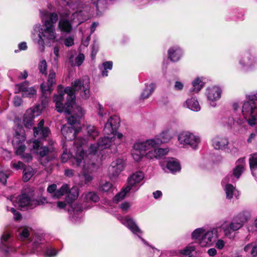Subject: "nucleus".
<instances>
[{"label":"nucleus","instance_id":"nucleus-1","mask_svg":"<svg viewBox=\"0 0 257 257\" xmlns=\"http://www.w3.org/2000/svg\"><path fill=\"white\" fill-rule=\"evenodd\" d=\"M72 87H67L63 92V88L59 86L58 95L54 96L57 111L64 112L70 114L71 109L75 99V92L80 91V96L84 99H88L90 96L89 80L87 77L76 79L72 82Z\"/></svg>","mask_w":257,"mask_h":257},{"label":"nucleus","instance_id":"nucleus-2","mask_svg":"<svg viewBox=\"0 0 257 257\" xmlns=\"http://www.w3.org/2000/svg\"><path fill=\"white\" fill-rule=\"evenodd\" d=\"M40 18L42 25L39 24L34 25L33 31L38 35V39L36 43L38 49L43 52L46 45L50 46L58 41V35L54 24L57 21L58 16L55 13H50L45 10H42L40 11Z\"/></svg>","mask_w":257,"mask_h":257},{"label":"nucleus","instance_id":"nucleus-3","mask_svg":"<svg viewBox=\"0 0 257 257\" xmlns=\"http://www.w3.org/2000/svg\"><path fill=\"white\" fill-rule=\"evenodd\" d=\"M87 142L88 140L86 139L79 138L75 140V144L77 146L82 147ZM102 150L98 143L91 144L87 153H85L81 148L78 147L73 161L77 166L81 167L84 171H93L97 169L100 162Z\"/></svg>","mask_w":257,"mask_h":257},{"label":"nucleus","instance_id":"nucleus-4","mask_svg":"<svg viewBox=\"0 0 257 257\" xmlns=\"http://www.w3.org/2000/svg\"><path fill=\"white\" fill-rule=\"evenodd\" d=\"M64 1L71 10L68 9L59 14L60 18L58 28L61 32L70 33L72 30L73 25L78 26L86 21L89 17L85 13L87 10L86 7L74 3L75 0Z\"/></svg>","mask_w":257,"mask_h":257},{"label":"nucleus","instance_id":"nucleus-5","mask_svg":"<svg viewBox=\"0 0 257 257\" xmlns=\"http://www.w3.org/2000/svg\"><path fill=\"white\" fill-rule=\"evenodd\" d=\"M25 132L21 126L15 127L13 134L12 144L15 150V153L25 162H29L33 159V157L29 150L25 145L26 141Z\"/></svg>","mask_w":257,"mask_h":257},{"label":"nucleus","instance_id":"nucleus-6","mask_svg":"<svg viewBox=\"0 0 257 257\" xmlns=\"http://www.w3.org/2000/svg\"><path fill=\"white\" fill-rule=\"evenodd\" d=\"M73 114L68 118V122L61 128L63 136L68 141H71L75 137L81 127L78 126L80 118L83 115L84 111L80 106L75 107L73 110Z\"/></svg>","mask_w":257,"mask_h":257},{"label":"nucleus","instance_id":"nucleus-7","mask_svg":"<svg viewBox=\"0 0 257 257\" xmlns=\"http://www.w3.org/2000/svg\"><path fill=\"white\" fill-rule=\"evenodd\" d=\"M218 237V231L215 228L207 229L205 227H199L195 229L191 233L192 238L197 240L202 247L212 246Z\"/></svg>","mask_w":257,"mask_h":257},{"label":"nucleus","instance_id":"nucleus-8","mask_svg":"<svg viewBox=\"0 0 257 257\" xmlns=\"http://www.w3.org/2000/svg\"><path fill=\"white\" fill-rule=\"evenodd\" d=\"M144 178V174L142 172L139 171L134 173L128 179L127 186L115 196L113 202L117 203L122 200L130 191L135 192L138 190L140 187L139 183Z\"/></svg>","mask_w":257,"mask_h":257},{"label":"nucleus","instance_id":"nucleus-9","mask_svg":"<svg viewBox=\"0 0 257 257\" xmlns=\"http://www.w3.org/2000/svg\"><path fill=\"white\" fill-rule=\"evenodd\" d=\"M177 140L183 147H190L194 150H197L201 143V138L199 135L189 131L180 132L177 136Z\"/></svg>","mask_w":257,"mask_h":257},{"label":"nucleus","instance_id":"nucleus-10","mask_svg":"<svg viewBox=\"0 0 257 257\" xmlns=\"http://www.w3.org/2000/svg\"><path fill=\"white\" fill-rule=\"evenodd\" d=\"M246 219L241 215L233 218L230 222H223L220 228L223 230L224 235L229 238H232L234 237V232L242 227Z\"/></svg>","mask_w":257,"mask_h":257},{"label":"nucleus","instance_id":"nucleus-11","mask_svg":"<svg viewBox=\"0 0 257 257\" xmlns=\"http://www.w3.org/2000/svg\"><path fill=\"white\" fill-rule=\"evenodd\" d=\"M242 114L243 120L251 126L257 122V107L254 102L245 101L242 106ZM246 125L245 124V127Z\"/></svg>","mask_w":257,"mask_h":257},{"label":"nucleus","instance_id":"nucleus-12","mask_svg":"<svg viewBox=\"0 0 257 257\" xmlns=\"http://www.w3.org/2000/svg\"><path fill=\"white\" fill-rule=\"evenodd\" d=\"M48 101L45 100L42 101L41 104L26 111L23 118V123L25 126L29 127L32 126L34 123V118L41 114L43 109L46 107Z\"/></svg>","mask_w":257,"mask_h":257},{"label":"nucleus","instance_id":"nucleus-13","mask_svg":"<svg viewBox=\"0 0 257 257\" xmlns=\"http://www.w3.org/2000/svg\"><path fill=\"white\" fill-rule=\"evenodd\" d=\"M132 157L136 162L140 161L143 158L144 155L142 152H146L152 148L148 140L144 141H137L133 147Z\"/></svg>","mask_w":257,"mask_h":257},{"label":"nucleus","instance_id":"nucleus-14","mask_svg":"<svg viewBox=\"0 0 257 257\" xmlns=\"http://www.w3.org/2000/svg\"><path fill=\"white\" fill-rule=\"evenodd\" d=\"M235 164L236 166L233 169L232 174H228L224 178V182H226V181H231L232 183L235 182L244 171L245 166L244 158H241L238 159Z\"/></svg>","mask_w":257,"mask_h":257},{"label":"nucleus","instance_id":"nucleus-15","mask_svg":"<svg viewBox=\"0 0 257 257\" xmlns=\"http://www.w3.org/2000/svg\"><path fill=\"white\" fill-rule=\"evenodd\" d=\"M173 134L172 130L167 128L163 131L160 134L154 138L147 140L152 148L158 146L162 144L169 142L173 138Z\"/></svg>","mask_w":257,"mask_h":257},{"label":"nucleus","instance_id":"nucleus-16","mask_svg":"<svg viewBox=\"0 0 257 257\" xmlns=\"http://www.w3.org/2000/svg\"><path fill=\"white\" fill-rule=\"evenodd\" d=\"M118 219L122 224L126 226L133 234L138 236L144 244H148L147 241L142 237V235L143 233V230H142L132 218L128 216H120Z\"/></svg>","mask_w":257,"mask_h":257},{"label":"nucleus","instance_id":"nucleus-17","mask_svg":"<svg viewBox=\"0 0 257 257\" xmlns=\"http://www.w3.org/2000/svg\"><path fill=\"white\" fill-rule=\"evenodd\" d=\"M15 93H21L23 97L33 98L37 95V89L36 86H30L27 82L15 85Z\"/></svg>","mask_w":257,"mask_h":257},{"label":"nucleus","instance_id":"nucleus-18","mask_svg":"<svg viewBox=\"0 0 257 257\" xmlns=\"http://www.w3.org/2000/svg\"><path fill=\"white\" fill-rule=\"evenodd\" d=\"M221 122L224 125L227 126H231L235 123V130L239 133H243L246 129L245 121L240 118L235 119L231 116H224L221 118Z\"/></svg>","mask_w":257,"mask_h":257},{"label":"nucleus","instance_id":"nucleus-19","mask_svg":"<svg viewBox=\"0 0 257 257\" xmlns=\"http://www.w3.org/2000/svg\"><path fill=\"white\" fill-rule=\"evenodd\" d=\"M18 204L20 207H27L29 208H33L38 205L43 204L44 201H39L33 198L32 194H23L17 199Z\"/></svg>","mask_w":257,"mask_h":257},{"label":"nucleus","instance_id":"nucleus-20","mask_svg":"<svg viewBox=\"0 0 257 257\" xmlns=\"http://www.w3.org/2000/svg\"><path fill=\"white\" fill-rule=\"evenodd\" d=\"M155 146L147 151L145 154V157L149 160H158L166 155L168 152V148H157Z\"/></svg>","mask_w":257,"mask_h":257},{"label":"nucleus","instance_id":"nucleus-21","mask_svg":"<svg viewBox=\"0 0 257 257\" xmlns=\"http://www.w3.org/2000/svg\"><path fill=\"white\" fill-rule=\"evenodd\" d=\"M97 143L102 150L107 148L115 150L117 146L120 145V142L115 141V138L111 135H105L104 137L99 139Z\"/></svg>","mask_w":257,"mask_h":257},{"label":"nucleus","instance_id":"nucleus-22","mask_svg":"<svg viewBox=\"0 0 257 257\" xmlns=\"http://www.w3.org/2000/svg\"><path fill=\"white\" fill-rule=\"evenodd\" d=\"M124 162L121 159H117L112 162L109 167V173L111 179L118 176L124 169Z\"/></svg>","mask_w":257,"mask_h":257},{"label":"nucleus","instance_id":"nucleus-23","mask_svg":"<svg viewBox=\"0 0 257 257\" xmlns=\"http://www.w3.org/2000/svg\"><path fill=\"white\" fill-rule=\"evenodd\" d=\"M239 63L242 68L252 69L257 66V59L254 55L246 53Z\"/></svg>","mask_w":257,"mask_h":257},{"label":"nucleus","instance_id":"nucleus-24","mask_svg":"<svg viewBox=\"0 0 257 257\" xmlns=\"http://www.w3.org/2000/svg\"><path fill=\"white\" fill-rule=\"evenodd\" d=\"M55 73L53 70L50 71L48 76V79L47 80V83H42L41 85V89L42 92L43 93V95L45 96L46 97H47L48 95L50 94L53 89L52 86L54 84H55Z\"/></svg>","mask_w":257,"mask_h":257},{"label":"nucleus","instance_id":"nucleus-25","mask_svg":"<svg viewBox=\"0 0 257 257\" xmlns=\"http://www.w3.org/2000/svg\"><path fill=\"white\" fill-rule=\"evenodd\" d=\"M119 123V118L117 116L110 117L107 120L104 128L105 135H113L116 131Z\"/></svg>","mask_w":257,"mask_h":257},{"label":"nucleus","instance_id":"nucleus-26","mask_svg":"<svg viewBox=\"0 0 257 257\" xmlns=\"http://www.w3.org/2000/svg\"><path fill=\"white\" fill-rule=\"evenodd\" d=\"M221 90L217 86H213L207 89L206 95L210 105L215 106L216 104L215 102L220 99L221 97Z\"/></svg>","mask_w":257,"mask_h":257},{"label":"nucleus","instance_id":"nucleus-27","mask_svg":"<svg viewBox=\"0 0 257 257\" xmlns=\"http://www.w3.org/2000/svg\"><path fill=\"white\" fill-rule=\"evenodd\" d=\"M230 183L231 181L224 182V178L222 180L221 184L225 191L226 198L228 200L233 198V196L237 199L240 195L239 192Z\"/></svg>","mask_w":257,"mask_h":257},{"label":"nucleus","instance_id":"nucleus-28","mask_svg":"<svg viewBox=\"0 0 257 257\" xmlns=\"http://www.w3.org/2000/svg\"><path fill=\"white\" fill-rule=\"evenodd\" d=\"M212 147L216 150H223L227 148L229 145L228 140L222 136H216L211 141Z\"/></svg>","mask_w":257,"mask_h":257},{"label":"nucleus","instance_id":"nucleus-29","mask_svg":"<svg viewBox=\"0 0 257 257\" xmlns=\"http://www.w3.org/2000/svg\"><path fill=\"white\" fill-rule=\"evenodd\" d=\"M33 150L34 153L43 157L46 156L49 152L52 151L53 148L48 149L43 147L39 141L35 140L32 142Z\"/></svg>","mask_w":257,"mask_h":257},{"label":"nucleus","instance_id":"nucleus-30","mask_svg":"<svg viewBox=\"0 0 257 257\" xmlns=\"http://www.w3.org/2000/svg\"><path fill=\"white\" fill-rule=\"evenodd\" d=\"M156 88V84L154 82H148L145 84V87L142 90L140 96V100L148 98L154 92Z\"/></svg>","mask_w":257,"mask_h":257},{"label":"nucleus","instance_id":"nucleus-31","mask_svg":"<svg viewBox=\"0 0 257 257\" xmlns=\"http://www.w3.org/2000/svg\"><path fill=\"white\" fill-rule=\"evenodd\" d=\"M169 59L173 62H177L180 60L183 55L181 49L177 46H174L170 47L168 51Z\"/></svg>","mask_w":257,"mask_h":257},{"label":"nucleus","instance_id":"nucleus-32","mask_svg":"<svg viewBox=\"0 0 257 257\" xmlns=\"http://www.w3.org/2000/svg\"><path fill=\"white\" fill-rule=\"evenodd\" d=\"M83 199L85 203V209L90 208L92 203H95L98 201L99 197L93 192H89L86 193L83 195Z\"/></svg>","mask_w":257,"mask_h":257},{"label":"nucleus","instance_id":"nucleus-33","mask_svg":"<svg viewBox=\"0 0 257 257\" xmlns=\"http://www.w3.org/2000/svg\"><path fill=\"white\" fill-rule=\"evenodd\" d=\"M56 189L57 185L56 184H52L47 188V191L50 193H54V197L58 198L67 192L68 187L67 185H64L59 190L55 192Z\"/></svg>","mask_w":257,"mask_h":257},{"label":"nucleus","instance_id":"nucleus-34","mask_svg":"<svg viewBox=\"0 0 257 257\" xmlns=\"http://www.w3.org/2000/svg\"><path fill=\"white\" fill-rule=\"evenodd\" d=\"M167 168L173 173L179 172L181 169L179 163L174 158H171L167 160Z\"/></svg>","mask_w":257,"mask_h":257},{"label":"nucleus","instance_id":"nucleus-35","mask_svg":"<svg viewBox=\"0 0 257 257\" xmlns=\"http://www.w3.org/2000/svg\"><path fill=\"white\" fill-rule=\"evenodd\" d=\"M185 105L190 109L198 111L200 110V106L198 100L194 97H192L187 99Z\"/></svg>","mask_w":257,"mask_h":257},{"label":"nucleus","instance_id":"nucleus-36","mask_svg":"<svg viewBox=\"0 0 257 257\" xmlns=\"http://www.w3.org/2000/svg\"><path fill=\"white\" fill-rule=\"evenodd\" d=\"M192 84V88L191 89V91L195 93L198 92L204 86L203 78L199 77L195 78L193 80Z\"/></svg>","mask_w":257,"mask_h":257},{"label":"nucleus","instance_id":"nucleus-37","mask_svg":"<svg viewBox=\"0 0 257 257\" xmlns=\"http://www.w3.org/2000/svg\"><path fill=\"white\" fill-rule=\"evenodd\" d=\"M36 170L31 166L25 167L23 169V179L24 182H27L35 174Z\"/></svg>","mask_w":257,"mask_h":257},{"label":"nucleus","instance_id":"nucleus-38","mask_svg":"<svg viewBox=\"0 0 257 257\" xmlns=\"http://www.w3.org/2000/svg\"><path fill=\"white\" fill-rule=\"evenodd\" d=\"M244 250L252 257L257 256V243L252 242L247 244L244 247Z\"/></svg>","mask_w":257,"mask_h":257},{"label":"nucleus","instance_id":"nucleus-39","mask_svg":"<svg viewBox=\"0 0 257 257\" xmlns=\"http://www.w3.org/2000/svg\"><path fill=\"white\" fill-rule=\"evenodd\" d=\"M112 61H106L103 63L102 65L99 66V69L102 76L106 77L108 76V70L112 69Z\"/></svg>","mask_w":257,"mask_h":257},{"label":"nucleus","instance_id":"nucleus-40","mask_svg":"<svg viewBox=\"0 0 257 257\" xmlns=\"http://www.w3.org/2000/svg\"><path fill=\"white\" fill-rule=\"evenodd\" d=\"M112 61H106L103 63L102 65L99 66V69L102 76L106 77L108 76V70L112 69Z\"/></svg>","mask_w":257,"mask_h":257},{"label":"nucleus","instance_id":"nucleus-41","mask_svg":"<svg viewBox=\"0 0 257 257\" xmlns=\"http://www.w3.org/2000/svg\"><path fill=\"white\" fill-rule=\"evenodd\" d=\"M180 253L187 257H194L195 247L193 245H189L180 250Z\"/></svg>","mask_w":257,"mask_h":257},{"label":"nucleus","instance_id":"nucleus-42","mask_svg":"<svg viewBox=\"0 0 257 257\" xmlns=\"http://www.w3.org/2000/svg\"><path fill=\"white\" fill-rule=\"evenodd\" d=\"M250 168L253 174V171L257 169V153L252 154L250 155L249 159Z\"/></svg>","mask_w":257,"mask_h":257},{"label":"nucleus","instance_id":"nucleus-43","mask_svg":"<svg viewBox=\"0 0 257 257\" xmlns=\"http://www.w3.org/2000/svg\"><path fill=\"white\" fill-rule=\"evenodd\" d=\"M114 188L111 183L108 182H103L99 187V190L105 192H112Z\"/></svg>","mask_w":257,"mask_h":257},{"label":"nucleus","instance_id":"nucleus-44","mask_svg":"<svg viewBox=\"0 0 257 257\" xmlns=\"http://www.w3.org/2000/svg\"><path fill=\"white\" fill-rule=\"evenodd\" d=\"M79 195L78 189L76 187H73L70 190L68 195V201L74 200L77 198Z\"/></svg>","mask_w":257,"mask_h":257},{"label":"nucleus","instance_id":"nucleus-45","mask_svg":"<svg viewBox=\"0 0 257 257\" xmlns=\"http://www.w3.org/2000/svg\"><path fill=\"white\" fill-rule=\"evenodd\" d=\"M87 133L89 137L92 139H95L98 135V133L94 126H88L87 127Z\"/></svg>","mask_w":257,"mask_h":257},{"label":"nucleus","instance_id":"nucleus-46","mask_svg":"<svg viewBox=\"0 0 257 257\" xmlns=\"http://www.w3.org/2000/svg\"><path fill=\"white\" fill-rule=\"evenodd\" d=\"M30 229L27 227H24L20 230V237L21 239H24L28 237L30 235Z\"/></svg>","mask_w":257,"mask_h":257},{"label":"nucleus","instance_id":"nucleus-47","mask_svg":"<svg viewBox=\"0 0 257 257\" xmlns=\"http://www.w3.org/2000/svg\"><path fill=\"white\" fill-rule=\"evenodd\" d=\"M38 136H37L36 137H38L39 138H44L48 136L50 134V130L48 127H44L38 130Z\"/></svg>","mask_w":257,"mask_h":257},{"label":"nucleus","instance_id":"nucleus-48","mask_svg":"<svg viewBox=\"0 0 257 257\" xmlns=\"http://www.w3.org/2000/svg\"><path fill=\"white\" fill-rule=\"evenodd\" d=\"M84 55L83 54H79L76 57L74 62H72V64L78 66L81 65L84 60Z\"/></svg>","mask_w":257,"mask_h":257},{"label":"nucleus","instance_id":"nucleus-49","mask_svg":"<svg viewBox=\"0 0 257 257\" xmlns=\"http://www.w3.org/2000/svg\"><path fill=\"white\" fill-rule=\"evenodd\" d=\"M58 251L51 247L47 248L44 251V254L48 257H54L57 255Z\"/></svg>","mask_w":257,"mask_h":257},{"label":"nucleus","instance_id":"nucleus-50","mask_svg":"<svg viewBox=\"0 0 257 257\" xmlns=\"http://www.w3.org/2000/svg\"><path fill=\"white\" fill-rule=\"evenodd\" d=\"M9 175L5 171L0 169V182L1 183L5 184L7 182V179Z\"/></svg>","mask_w":257,"mask_h":257},{"label":"nucleus","instance_id":"nucleus-51","mask_svg":"<svg viewBox=\"0 0 257 257\" xmlns=\"http://www.w3.org/2000/svg\"><path fill=\"white\" fill-rule=\"evenodd\" d=\"M11 165L12 168L16 170H19L24 166L23 163L20 161L18 162L13 161L11 162Z\"/></svg>","mask_w":257,"mask_h":257},{"label":"nucleus","instance_id":"nucleus-52","mask_svg":"<svg viewBox=\"0 0 257 257\" xmlns=\"http://www.w3.org/2000/svg\"><path fill=\"white\" fill-rule=\"evenodd\" d=\"M47 63L46 61L44 60L41 61L39 65V68L40 71L44 74L46 73L47 70Z\"/></svg>","mask_w":257,"mask_h":257},{"label":"nucleus","instance_id":"nucleus-53","mask_svg":"<svg viewBox=\"0 0 257 257\" xmlns=\"http://www.w3.org/2000/svg\"><path fill=\"white\" fill-rule=\"evenodd\" d=\"M104 0H92V4L95 7L96 10H98L103 5Z\"/></svg>","mask_w":257,"mask_h":257},{"label":"nucleus","instance_id":"nucleus-54","mask_svg":"<svg viewBox=\"0 0 257 257\" xmlns=\"http://www.w3.org/2000/svg\"><path fill=\"white\" fill-rule=\"evenodd\" d=\"M111 137H114L115 138V141H119L120 144L121 143V142L122 140H123L124 139V137L122 135V134L120 133H114L113 135H110Z\"/></svg>","mask_w":257,"mask_h":257},{"label":"nucleus","instance_id":"nucleus-55","mask_svg":"<svg viewBox=\"0 0 257 257\" xmlns=\"http://www.w3.org/2000/svg\"><path fill=\"white\" fill-rule=\"evenodd\" d=\"M246 98L251 100L250 101L252 102L257 100V91H253L249 94L246 95Z\"/></svg>","mask_w":257,"mask_h":257},{"label":"nucleus","instance_id":"nucleus-56","mask_svg":"<svg viewBox=\"0 0 257 257\" xmlns=\"http://www.w3.org/2000/svg\"><path fill=\"white\" fill-rule=\"evenodd\" d=\"M64 43L67 47L72 46L74 44V39L73 37L69 36L64 40Z\"/></svg>","mask_w":257,"mask_h":257},{"label":"nucleus","instance_id":"nucleus-57","mask_svg":"<svg viewBox=\"0 0 257 257\" xmlns=\"http://www.w3.org/2000/svg\"><path fill=\"white\" fill-rule=\"evenodd\" d=\"M78 167L79 168H80L82 170V171L83 172V175L84 177V180H85V182L88 183V182H90L92 180V176L89 174H85V173L86 172H91L92 171H84V170L82 169V168L81 167H80V166H78Z\"/></svg>","mask_w":257,"mask_h":257},{"label":"nucleus","instance_id":"nucleus-58","mask_svg":"<svg viewBox=\"0 0 257 257\" xmlns=\"http://www.w3.org/2000/svg\"><path fill=\"white\" fill-rule=\"evenodd\" d=\"M44 124V121L43 120H42L40 121V122L38 124L37 127H34V135L35 137H36L37 136H38V130L43 128V125Z\"/></svg>","mask_w":257,"mask_h":257},{"label":"nucleus","instance_id":"nucleus-59","mask_svg":"<svg viewBox=\"0 0 257 257\" xmlns=\"http://www.w3.org/2000/svg\"><path fill=\"white\" fill-rule=\"evenodd\" d=\"M7 210L8 211L10 210L12 212H13L15 220H18L21 218V214L18 212H17L16 210L14 208H11L10 210H9V207H7Z\"/></svg>","mask_w":257,"mask_h":257},{"label":"nucleus","instance_id":"nucleus-60","mask_svg":"<svg viewBox=\"0 0 257 257\" xmlns=\"http://www.w3.org/2000/svg\"><path fill=\"white\" fill-rule=\"evenodd\" d=\"M33 248L34 249V252L36 251H41L42 250L43 246L40 245L39 243L37 241H35L33 244Z\"/></svg>","mask_w":257,"mask_h":257},{"label":"nucleus","instance_id":"nucleus-61","mask_svg":"<svg viewBox=\"0 0 257 257\" xmlns=\"http://www.w3.org/2000/svg\"><path fill=\"white\" fill-rule=\"evenodd\" d=\"M13 102L15 106H19L22 104L23 101L22 98L20 97L16 96L14 98Z\"/></svg>","mask_w":257,"mask_h":257},{"label":"nucleus","instance_id":"nucleus-62","mask_svg":"<svg viewBox=\"0 0 257 257\" xmlns=\"http://www.w3.org/2000/svg\"><path fill=\"white\" fill-rule=\"evenodd\" d=\"M224 245L225 242L222 239H218L215 243V247L219 249H222Z\"/></svg>","mask_w":257,"mask_h":257},{"label":"nucleus","instance_id":"nucleus-63","mask_svg":"<svg viewBox=\"0 0 257 257\" xmlns=\"http://www.w3.org/2000/svg\"><path fill=\"white\" fill-rule=\"evenodd\" d=\"M131 205L130 203L125 202L122 203L120 206L121 210L123 211H127V210L130 208Z\"/></svg>","mask_w":257,"mask_h":257},{"label":"nucleus","instance_id":"nucleus-64","mask_svg":"<svg viewBox=\"0 0 257 257\" xmlns=\"http://www.w3.org/2000/svg\"><path fill=\"white\" fill-rule=\"evenodd\" d=\"M175 89L177 90H182L184 87V84L180 81H177L175 83Z\"/></svg>","mask_w":257,"mask_h":257}]
</instances>
